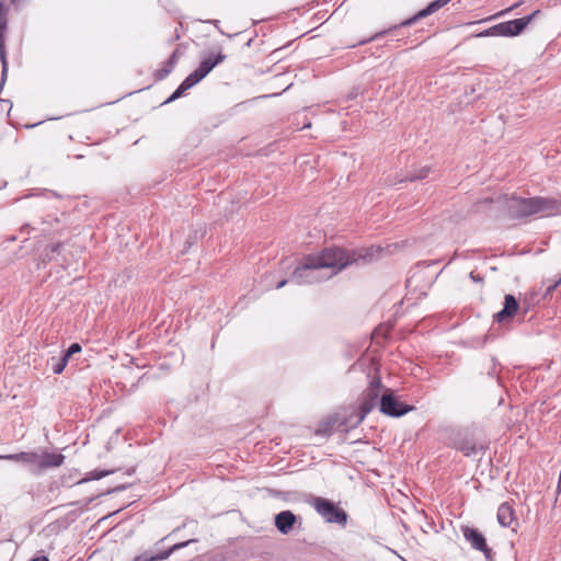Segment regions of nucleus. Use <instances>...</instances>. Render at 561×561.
Segmentation results:
<instances>
[{"mask_svg": "<svg viewBox=\"0 0 561 561\" xmlns=\"http://www.w3.org/2000/svg\"><path fill=\"white\" fill-rule=\"evenodd\" d=\"M458 449L461 450L465 456H471L478 451L477 446L469 440L459 443Z\"/></svg>", "mask_w": 561, "mask_h": 561, "instance_id": "18", "label": "nucleus"}, {"mask_svg": "<svg viewBox=\"0 0 561 561\" xmlns=\"http://www.w3.org/2000/svg\"><path fill=\"white\" fill-rule=\"evenodd\" d=\"M380 412L392 417H399L413 410L412 405L400 402L389 389L385 390L379 400Z\"/></svg>", "mask_w": 561, "mask_h": 561, "instance_id": "7", "label": "nucleus"}, {"mask_svg": "<svg viewBox=\"0 0 561 561\" xmlns=\"http://www.w3.org/2000/svg\"><path fill=\"white\" fill-rule=\"evenodd\" d=\"M192 541L193 540H187V541H184V542L175 543L170 549H168L165 551H162V552H160V553H158L156 556H152L150 558H147L145 560L142 559V557L138 556V557L134 558L133 561H162V560H167L174 551L188 546V543L192 542Z\"/></svg>", "mask_w": 561, "mask_h": 561, "instance_id": "14", "label": "nucleus"}, {"mask_svg": "<svg viewBox=\"0 0 561 561\" xmlns=\"http://www.w3.org/2000/svg\"><path fill=\"white\" fill-rule=\"evenodd\" d=\"M380 245H371L352 251L342 248H327L320 253L307 255L294 270L291 280L314 284L330 279L352 264H368L382 256Z\"/></svg>", "mask_w": 561, "mask_h": 561, "instance_id": "1", "label": "nucleus"}, {"mask_svg": "<svg viewBox=\"0 0 561 561\" xmlns=\"http://www.w3.org/2000/svg\"><path fill=\"white\" fill-rule=\"evenodd\" d=\"M19 0H12L13 4H16Z\"/></svg>", "mask_w": 561, "mask_h": 561, "instance_id": "29", "label": "nucleus"}, {"mask_svg": "<svg viewBox=\"0 0 561 561\" xmlns=\"http://www.w3.org/2000/svg\"><path fill=\"white\" fill-rule=\"evenodd\" d=\"M225 59L226 55L222 53H218L215 57L209 56L203 59L199 66L183 80V82L178 87V89L172 93L167 102H172L179 99L185 91L202 81L218 64L222 62Z\"/></svg>", "mask_w": 561, "mask_h": 561, "instance_id": "3", "label": "nucleus"}, {"mask_svg": "<svg viewBox=\"0 0 561 561\" xmlns=\"http://www.w3.org/2000/svg\"><path fill=\"white\" fill-rule=\"evenodd\" d=\"M31 561H48V558L45 556L33 558Z\"/></svg>", "mask_w": 561, "mask_h": 561, "instance_id": "24", "label": "nucleus"}, {"mask_svg": "<svg viewBox=\"0 0 561 561\" xmlns=\"http://www.w3.org/2000/svg\"><path fill=\"white\" fill-rule=\"evenodd\" d=\"M470 277L474 280V282H480L481 278L479 276H476L473 273H470Z\"/></svg>", "mask_w": 561, "mask_h": 561, "instance_id": "26", "label": "nucleus"}, {"mask_svg": "<svg viewBox=\"0 0 561 561\" xmlns=\"http://www.w3.org/2000/svg\"><path fill=\"white\" fill-rule=\"evenodd\" d=\"M334 423H335V420H327L325 422H323L319 427L318 430L316 431V434L318 435H330L331 432H332V428L334 426Z\"/></svg>", "mask_w": 561, "mask_h": 561, "instance_id": "19", "label": "nucleus"}, {"mask_svg": "<svg viewBox=\"0 0 561 561\" xmlns=\"http://www.w3.org/2000/svg\"><path fill=\"white\" fill-rule=\"evenodd\" d=\"M112 471H104V470H94L91 472V478L90 479H94V480H99V479H102L106 476H108Z\"/></svg>", "mask_w": 561, "mask_h": 561, "instance_id": "22", "label": "nucleus"}, {"mask_svg": "<svg viewBox=\"0 0 561 561\" xmlns=\"http://www.w3.org/2000/svg\"><path fill=\"white\" fill-rule=\"evenodd\" d=\"M37 451H22L18 454L0 455V460L16 461L25 465L32 473L35 470Z\"/></svg>", "mask_w": 561, "mask_h": 561, "instance_id": "11", "label": "nucleus"}, {"mask_svg": "<svg viewBox=\"0 0 561 561\" xmlns=\"http://www.w3.org/2000/svg\"><path fill=\"white\" fill-rule=\"evenodd\" d=\"M381 380L378 377H374L369 383V387L364 391L360 402V415L358 417V423L362 422L365 416L371 412L377 404H379V400L381 397Z\"/></svg>", "mask_w": 561, "mask_h": 561, "instance_id": "6", "label": "nucleus"}, {"mask_svg": "<svg viewBox=\"0 0 561 561\" xmlns=\"http://www.w3.org/2000/svg\"><path fill=\"white\" fill-rule=\"evenodd\" d=\"M507 209L512 217L523 218L533 215L551 216L560 211V204L548 197H516L507 199Z\"/></svg>", "mask_w": 561, "mask_h": 561, "instance_id": "2", "label": "nucleus"}, {"mask_svg": "<svg viewBox=\"0 0 561 561\" xmlns=\"http://www.w3.org/2000/svg\"><path fill=\"white\" fill-rule=\"evenodd\" d=\"M81 351V346L79 343H73L69 346V348L62 353V357L66 358V360L68 362L69 358L76 354V353H79Z\"/></svg>", "mask_w": 561, "mask_h": 561, "instance_id": "20", "label": "nucleus"}, {"mask_svg": "<svg viewBox=\"0 0 561 561\" xmlns=\"http://www.w3.org/2000/svg\"><path fill=\"white\" fill-rule=\"evenodd\" d=\"M65 456L61 454H53L48 451H37L34 474H38L49 468H57L62 465Z\"/></svg>", "mask_w": 561, "mask_h": 561, "instance_id": "9", "label": "nucleus"}, {"mask_svg": "<svg viewBox=\"0 0 561 561\" xmlns=\"http://www.w3.org/2000/svg\"><path fill=\"white\" fill-rule=\"evenodd\" d=\"M7 15H8V8L5 7V0H0V60H1V65H2L0 89L4 84L7 75H8V60H7V54H5V47H4V33H5L7 23H8Z\"/></svg>", "mask_w": 561, "mask_h": 561, "instance_id": "8", "label": "nucleus"}, {"mask_svg": "<svg viewBox=\"0 0 561 561\" xmlns=\"http://www.w3.org/2000/svg\"><path fill=\"white\" fill-rule=\"evenodd\" d=\"M178 62V50L173 51L167 61L165 66L156 71L154 77L157 80H163L169 76V73L173 70L175 64Z\"/></svg>", "mask_w": 561, "mask_h": 561, "instance_id": "16", "label": "nucleus"}, {"mask_svg": "<svg viewBox=\"0 0 561 561\" xmlns=\"http://www.w3.org/2000/svg\"><path fill=\"white\" fill-rule=\"evenodd\" d=\"M67 360L62 356L60 357H51L47 365L50 366L54 374L59 375L64 371L65 367L67 366Z\"/></svg>", "mask_w": 561, "mask_h": 561, "instance_id": "17", "label": "nucleus"}, {"mask_svg": "<svg viewBox=\"0 0 561 561\" xmlns=\"http://www.w3.org/2000/svg\"><path fill=\"white\" fill-rule=\"evenodd\" d=\"M89 479H82L79 483H82V482H85L88 481Z\"/></svg>", "mask_w": 561, "mask_h": 561, "instance_id": "28", "label": "nucleus"}, {"mask_svg": "<svg viewBox=\"0 0 561 561\" xmlns=\"http://www.w3.org/2000/svg\"><path fill=\"white\" fill-rule=\"evenodd\" d=\"M310 504L327 523L337 525L346 524V512L339 507L337 505H335L332 501L317 496L310 501Z\"/></svg>", "mask_w": 561, "mask_h": 561, "instance_id": "4", "label": "nucleus"}, {"mask_svg": "<svg viewBox=\"0 0 561 561\" xmlns=\"http://www.w3.org/2000/svg\"><path fill=\"white\" fill-rule=\"evenodd\" d=\"M514 520V511L508 503H502L497 510V522L503 527H508Z\"/></svg>", "mask_w": 561, "mask_h": 561, "instance_id": "15", "label": "nucleus"}, {"mask_svg": "<svg viewBox=\"0 0 561 561\" xmlns=\"http://www.w3.org/2000/svg\"><path fill=\"white\" fill-rule=\"evenodd\" d=\"M463 536L468 542L476 550H479L483 552L486 557L491 552L489 549L484 536L479 533L477 529L467 527L463 530Z\"/></svg>", "mask_w": 561, "mask_h": 561, "instance_id": "12", "label": "nucleus"}, {"mask_svg": "<svg viewBox=\"0 0 561 561\" xmlns=\"http://www.w3.org/2000/svg\"><path fill=\"white\" fill-rule=\"evenodd\" d=\"M539 13L540 11L537 10L527 16L499 23L490 27L485 32L480 33L479 36H516L520 34L525 30V27L533 21V19Z\"/></svg>", "mask_w": 561, "mask_h": 561, "instance_id": "5", "label": "nucleus"}, {"mask_svg": "<svg viewBox=\"0 0 561 561\" xmlns=\"http://www.w3.org/2000/svg\"><path fill=\"white\" fill-rule=\"evenodd\" d=\"M296 523V516L290 511H283L275 516V526L284 535H287Z\"/></svg>", "mask_w": 561, "mask_h": 561, "instance_id": "13", "label": "nucleus"}, {"mask_svg": "<svg viewBox=\"0 0 561 561\" xmlns=\"http://www.w3.org/2000/svg\"><path fill=\"white\" fill-rule=\"evenodd\" d=\"M560 283H561V276H558L557 279L549 283L547 285L546 295H549L552 290H554Z\"/></svg>", "mask_w": 561, "mask_h": 561, "instance_id": "23", "label": "nucleus"}, {"mask_svg": "<svg viewBox=\"0 0 561 561\" xmlns=\"http://www.w3.org/2000/svg\"><path fill=\"white\" fill-rule=\"evenodd\" d=\"M286 284H287V279H283L277 283L276 288L277 289L283 288Z\"/></svg>", "mask_w": 561, "mask_h": 561, "instance_id": "25", "label": "nucleus"}, {"mask_svg": "<svg viewBox=\"0 0 561 561\" xmlns=\"http://www.w3.org/2000/svg\"><path fill=\"white\" fill-rule=\"evenodd\" d=\"M519 304L513 295H505L504 307L494 314V320L502 323L514 317L518 311Z\"/></svg>", "mask_w": 561, "mask_h": 561, "instance_id": "10", "label": "nucleus"}, {"mask_svg": "<svg viewBox=\"0 0 561 561\" xmlns=\"http://www.w3.org/2000/svg\"><path fill=\"white\" fill-rule=\"evenodd\" d=\"M59 247H60L59 244H56L54 248V251L57 250Z\"/></svg>", "mask_w": 561, "mask_h": 561, "instance_id": "27", "label": "nucleus"}, {"mask_svg": "<svg viewBox=\"0 0 561 561\" xmlns=\"http://www.w3.org/2000/svg\"><path fill=\"white\" fill-rule=\"evenodd\" d=\"M430 168L424 167L417 173L408 178L409 181L423 180L427 176Z\"/></svg>", "mask_w": 561, "mask_h": 561, "instance_id": "21", "label": "nucleus"}]
</instances>
